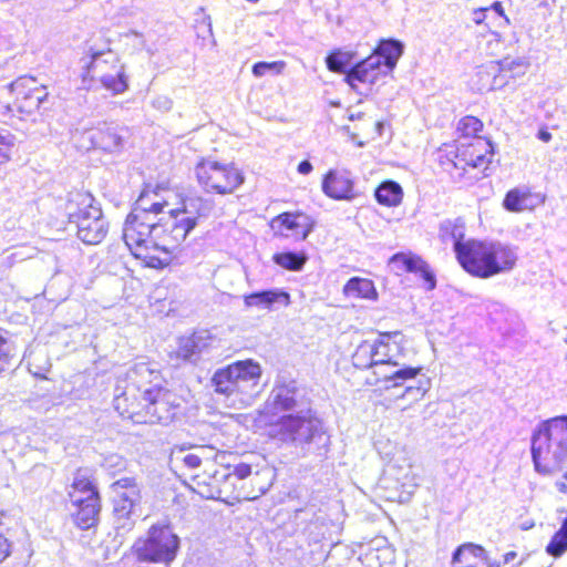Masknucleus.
Listing matches in <instances>:
<instances>
[{"mask_svg":"<svg viewBox=\"0 0 567 567\" xmlns=\"http://www.w3.org/2000/svg\"><path fill=\"white\" fill-rule=\"evenodd\" d=\"M114 409L122 415L134 417L141 414L144 404V390L120 379L114 390Z\"/></svg>","mask_w":567,"mask_h":567,"instance_id":"nucleus-13","label":"nucleus"},{"mask_svg":"<svg viewBox=\"0 0 567 567\" xmlns=\"http://www.w3.org/2000/svg\"><path fill=\"white\" fill-rule=\"evenodd\" d=\"M71 503L76 507L72 515L79 528L89 529L97 523L101 511L100 497L76 498Z\"/></svg>","mask_w":567,"mask_h":567,"instance_id":"nucleus-26","label":"nucleus"},{"mask_svg":"<svg viewBox=\"0 0 567 567\" xmlns=\"http://www.w3.org/2000/svg\"><path fill=\"white\" fill-rule=\"evenodd\" d=\"M135 385L141 391L145 388H163L162 374L157 364L151 362H135L126 372L123 379Z\"/></svg>","mask_w":567,"mask_h":567,"instance_id":"nucleus-22","label":"nucleus"},{"mask_svg":"<svg viewBox=\"0 0 567 567\" xmlns=\"http://www.w3.org/2000/svg\"><path fill=\"white\" fill-rule=\"evenodd\" d=\"M179 538L168 526H152L145 539L134 544V550L140 561L163 564L169 566L176 558Z\"/></svg>","mask_w":567,"mask_h":567,"instance_id":"nucleus-6","label":"nucleus"},{"mask_svg":"<svg viewBox=\"0 0 567 567\" xmlns=\"http://www.w3.org/2000/svg\"><path fill=\"white\" fill-rule=\"evenodd\" d=\"M532 460L536 473L553 476L567 464V415L537 425L532 435Z\"/></svg>","mask_w":567,"mask_h":567,"instance_id":"nucleus-2","label":"nucleus"},{"mask_svg":"<svg viewBox=\"0 0 567 567\" xmlns=\"http://www.w3.org/2000/svg\"><path fill=\"white\" fill-rule=\"evenodd\" d=\"M301 405V391L295 381L278 382L267 400V408L274 413L300 410Z\"/></svg>","mask_w":567,"mask_h":567,"instance_id":"nucleus-15","label":"nucleus"},{"mask_svg":"<svg viewBox=\"0 0 567 567\" xmlns=\"http://www.w3.org/2000/svg\"><path fill=\"white\" fill-rule=\"evenodd\" d=\"M381 58L379 55H369L367 59L355 63L347 72L344 81L353 89H357L355 82L373 85L380 76L385 75L381 68Z\"/></svg>","mask_w":567,"mask_h":567,"instance_id":"nucleus-19","label":"nucleus"},{"mask_svg":"<svg viewBox=\"0 0 567 567\" xmlns=\"http://www.w3.org/2000/svg\"><path fill=\"white\" fill-rule=\"evenodd\" d=\"M567 551V535L559 529L553 535L551 539L546 546V553L554 557L559 558Z\"/></svg>","mask_w":567,"mask_h":567,"instance_id":"nucleus-43","label":"nucleus"},{"mask_svg":"<svg viewBox=\"0 0 567 567\" xmlns=\"http://www.w3.org/2000/svg\"><path fill=\"white\" fill-rule=\"evenodd\" d=\"M529 68V61L526 58H505L498 61V82L504 80V85L508 84V79L523 76Z\"/></svg>","mask_w":567,"mask_h":567,"instance_id":"nucleus-32","label":"nucleus"},{"mask_svg":"<svg viewBox=\"0 0 567 567\" xmlns=\"http://www.w3.org/2000/svg\"><path fill=\"white\" fill-rule=\"evenodd\" d=\"M153 197L154 198H151V194L148 192H143L137 198L131 213H137L140 215L144 214V216L147 217H156L163 212L164 207L167 206V202L158 200V195L156 193H153Z\"/></svg>","mask_w":567,"mask_h":567,"instance_id":"nucleus-35","label":"nucleus"},{"mask_svg":"<svg viewBox=\"0 0 567 567\" xmlns=\"http://www.w3.org/2000/svg\"><path fill=\"white\" fill-rule=\"evenodd\" d=\"M361 117H362V113H357V114H350L349 115V120H351V121L359 120Z\"/></svg>","mask_w":567,"mask_h":567,"instance_id":"nucleus-63","label":"nucleus"},{"mask_svg":"<svg viewBox=\"0 0 567 567\" xmlns=\"http://www.w3.org/2000/svg\"><path fill=\"white\" fill-rule=\"evenodd\" d=\"M152 105L162 112H167L173 106V101L167 95H158L153 99Z\"/></svg>","mask_w":567,"mask_h":567,"instance_id":"nucleus-49","label":"nucleus"},{"mask_svg":"<svg viewBox=\"0 0 567 567\" xmlns=\"http://www.w3.org/2000/svg\"><path fill=\"white\" fill-rule=\"evenodd\" d=\"M297 169H298V173H300L302 175H307L312 171V164L309 161L305 159L299 163Z\"/></svg>","mask_w":567,"mask_h":567,"instance_id":"nucleus-56","label":"nucleus"},{"mask_svg":"<svg viewBox=\"0 0 567 567\" xmlns=\"http://www.w3.org/2000/svg\"><path fill=\"white\" fill-rule=\"evenodd\" d=\"M421 372V368L405 367L400 363L399 368L386 373L389 384L385 389L402 386L408 380L415 379Z\"/></svg>","mask_w":567,"mask_h":567,"instance_id":"nucleus-41","label":"nucleus"},{"mask_svg":"<svg viewBox=\"0 0 567 567\" xmlns=\"http://www.w3.org/2000/svg\"><path fill=\"white\" fill-rule=\"evenodd\" d=\"M261 374L262 369L258 362L251 359L240 360L218 369L212 378V383L217 393L226 396L239 395V400L246 402L258 392Z\"/></svg>","mask_w":567,"mask_h":567,"instance_id":"nucleus-3","label":"nucleus"},{"mask_svg":"<svg viewBox=\"0 0 567 567\" xmlns=\"http://www.w3.org/2000/svg\"><path fill=\"white\" fill-rule=\"evenodd\" d=\"M451 567H493V563L482 546L465 543L454 550Z\"/></svg>","mask_w":567,"mask_h":567,"instance_id":"nucleus-25","label":"nucleus"},{"mask_svg":"<svg viewBox=\"0 0 567 567\" xmlns=\"http://www.w3.org/2000/svg\"><path fill=\"white\" fill-rule=\"evenodd\" d=\"M555 487L559 493L567 495V471L555 482Z\"/></svg>","mask_w":567,"mask_h":567,"instance_id":"nucleus-55","label":"nucleus"},{"mask_svg":"<svg viewBox=\"0 0 567 567\" xmlns=\"http://www.w3.org/2000/svg\"><path fill=\"white\" fill-rule=\"evenodd\" d=\"M354 53L336 50L326 58L327 68L332 72L344 73L349 71L348 68L352 63Z\"/></svg>","mask_w":567,"mask_h":567,"instance_id":"nucleus-40","label":"nucleus"},{"mask_svg":"<svg viewBox=\"0 0 567 567\" xmlns=\"http://www.w3.org/2000/svg\"><path fill=\"white\" fill-rule=\"evenodd\" d=\"M251 474V466L247 463H239L233 467V471L228 474L235 476L238 480H245Z\"/></svg>","mask_w":567,"mask_h":567,"instance_id":"nucleus-48","label":"nucleus"},{"mask_svg":"<svg viewBox=\"0 0 567 567\" xmlns=\"http://www.w3.org/2000/svg\"><path fill=\"white\" fill-rule=\"evenodd\" d=\"M272 260L287 270L300 271L307 261V256L303 252L284 251L275 254Z\"/></svg>","mask_w":567,"mask_h":567,"instance_id":"nucleus-39","label":"nucleus"},{"mask_svg":"<svg viewBox=\"0 0 567 567\" xmlns=\"http://www.w3.org/2000/svg\"><path fill=\"white\" fill-rule=\"evenodd\" d=\"M81 140L79 142L81 148L99 147L109 153L120 152L124 145V138L118 128L109 124H103L95 130L84 131L81 133Z\"/></svg>","mask_w":567,"mask_h":567,"instance_id":"nucleus-12","label":"nucleus"},{"mask_svg":"<svg viewBox=\"0 0 567 567\" xmlns=\"http://www.w3.org/2000/svg\"><path fill=\"white\" fill-rule=\"evenodd\" d=\"M497 12H498V17L504 18V20H505V22H506V23H508V22H509V21H508V18L504 14V10H503V8H502V6H501V3H499V2H498V9H497Z\"/></svg>","mask_w":567,"mask_h":567,"instance_id":"nucleus-61","label":"nucleus"},{"mask_svg":"<svg viewBox=\"0 0 567 567\" xmlns=\"http://www.w3.org/2000/svg\"><path fill=\"white\" fill-rule=\"evenodd\" d=\"M462 268L476 277L487 278L496 274V246L477 239H466L458 245L455 255Z\"/></svg>","mask_w":567,"mask_h":567,"instance_id":"nucleus-9","label":"nucleus"},{"mask_svg":"<svg viewBox=\"0 0 567 567\" xmlns=\"http://www.w3.org/2000/svg\"><path fill=\"white\" fill-rule=\"evenodd\" d=\"M427 284V290H433L436 286L435 275L430 269L429 265L420 257V262L416 265V272Z\"/></svg>","mask_w":567,"mask_h":567,"instance_id":"nucleus-47","label":"nucleus"},{"mask_svg":"<svg viewBox=\"0 0 567 567\" xmlns=\"http://www.w3.org/2000/svg\"><path fill=\"white\" fill-rule=\"evenodd\" d=\"M126 39H131L133 48L137 51H146L150 56L157 52V48L153 43H146L144 34L135 30H131L124 34Z\"/></svg>","mask_w":567,"mask_h":567,"instance_id":"nucleus-46","label":"nucleus"},{"mask_svg":"<svg viewBox=\"0 0 567 567\" xmlns=\"http://www.w3.org/2000/svg\"><path fill=\"white\" fill-rule=\"evenodd\" d=\"M374 195L379 204L391 207L401 203L403 190L396 182L386 181L375 189Z\"/></svg>","mask_w":567,"mask_h":567,"instance_id":"nucleus-36","label":"nucleus"},{"mask_svg":"<svg viewBox=\"0 0 567 567\" xmlns=\"http://www.w3.org/2000/svg\"><path fill=\"white\" fill-rule=\"evenodd\" d=\"M183 462L188 468H197L202 464V457L197 454H187L184 456Z\"/></svg>","mask_w":567,"mask_h":567,"instance_id":"nucleus-52","label":"nucleus"},{"mask_svg":"<svg viewBox=\"0 0 567 567\" xmlns=\"http://www.w3.org/2000/svg\"><path fill=\"white\" fill-rule=\"evenodd\" d=\"M538 137L543 142L547 143V142H549L551 140V134L549 132H547V131H539Z\"/></svg>","mask_w":567,"mask_h":567,"instance_id":"nucleus-60","label":"nucleus"},{"mask_svg":"<svg viewBox=\"0 0 567 567\" xmlns=\"http://www.w3.org/2000/svg\"><path fill=\"white\" fill-rule=\"evenodd\" d=\"M89 61L84 62L86 75L97 79L101 84L113 94L127 90V76L124 64L118 55L106 44L104 47L90 45L86 49Z\"/></svg>","mask_w":567,"mask_h":567,"instance_id":"nucleus-4","label":"nucleus"},{"mask_svg":"<svg viewBox=\"0 0 567 567\" xmlns=\"http://www.w3.org/2000/svg\"><path fill=\"white\" fill-rule=\"evenodd\" d=\"M210 344V334L208 331H197L189 337H182L178 341L176 354L184 361L195 362L200 353Z\"/></svg>","mask_w":567,"mask_h":567,"instance_id":"nucleus-28","label":"nucleus"},{"mask_svg":"<svg viewBox=\"0 0 567 567\" xmlns=\"http://www.w3.org/2000/svg\"><path fill=\"white\" fill-rule=\"evenodd\" d=\"M176 395L164 388H145L143 411L144 422L168 424L178 408Z\"/></svg>","mask_w":567,"mask_h":567,"instance_id":"nucleus-10","label":"nucleus"},{"mask_svg":"<svg viewBox=\"0 0 567 567\" xmlns=\"http://www.w3.org/2000/svg\"><path fill=\"white\" fill-rule=\"evenodd\" d=\"M198 184L207 193L220 195L234 193L243 183L244 176L234 164L214 159H202L195 167Z\"/></svg>","mask_w":567,"mask_h":567,"instance_id":"nucleus-8","label":"nucleus"},{"mask_svg":"<svg viewBox=\"0 0 567 567\" xmlns=\"http://www.w3.org/2000/svg\"><path fill=\"white\" fill-rule=\"evenodd\" d=\"M269 436L284 444L293 446L302 455H323L329 445V436L310 409H300L279 417L269 427Z\"/></svg>","mask_w":567,"mask_h":567,"instance_id":"nucleus-1","label":"nucleus"},{"mask_svg":"<svg viewBox=\"0 0 567 567\" xmlns=\"http://www.w3.org/2000/svg\"><path fill=\"white\" fill-rule=\"evenodd\" d=\"M266 492H267V488H260V489H259V494L254 495V496H251L250 498H251V499H255V498L259 497V495L265 494Z\"/></svg>","mask_w":567,"mask_h":567,"instance_id":"nucleus-64","label":"nucleus"},{"mask_svg":"<svg viewBox=\"0 0 567 567\" xmlns=\"http://www.w3.org/2000/svg\"><path fill=\"white\" fill-rule=\"evenodd\" d=\"M516 558H517V553L516 551H508L503 557V564L504 565L512 564V563H514V560Z\"/></svg>","mask_w":567,"mask_h":567,"instance_id":"nucleus-58","label":"nucleus"},{"mask_svg":"<svg viewBox=\"0 0 567 567\" xmlns=\"http://www.w3.org/2000/svg\"><path fill=\"white\" fill-rule=\"evenodd\" d=\"M374 351V342L363 341L360 343L352 355L354 367L359 369H373L374 365L378 367Z\"/></svg>","mask_w":567,"mask_h":567,"instance_id":"nucleus-37","label":"nucleus"},{"mask_svg":"<svg viewBox=\"0 0 567 567\" xmlns=\"http://www.w3.org/2000/svg\"><path fill=\"white\" fill-rule=\"evenodd\" d=\"M322 192L336 200H352L358 194L350 172L330 169L322 179Z\"/></svg>","mask_w":567,"mask_h":567,"instance_id":"nucleus-14","label":"nucleus"},{"mask_svg":"<svg viewBox=\"0 0 567 567\" xmlns=\"http://www.w3.org/2000/svg\"><path fill=\"white\" fill-rule=\"evenodd\" d=\"M244 303L247 308H257L259 310H276L278 307L290 305V295L281 289H266L256 291L244 297Z\"/></svg>","mask_w":567,"mask_h":567,"instance_id":"nucleus-23","label":"nucleus"},{"mask_svg":"<svg viewBox=\"0 0 567 567\" xmlns=\"http://www.w3.org/2000/svg\"><path fill=\"white\" fill-rule=\"evenodd\" d=\"M343 292L348 297L375 300L378 292L372 280L360 277H352L343 287Z\"/></svg>","mask_w":567,"mask_h":567,"instance_id":"nucleus-34","label":"nucleus"},{"mask_svg":"<svg viewBox=\"0 0 567 567\" xmlns=\"http://www.w3.org/2000/svg\"><path fill=\"white\" fill-rule=\"evenodd\" d=\"M440 238L444 241H452L455 255L458 245H465V221L463 218L446 219L440 224Z\"/></svg>","mask_w":567,"mask_h":567,"instance_id":"nucleus-30","label":"nucleus"},{"mask_svg":"<svg viewBox=\"0 0 567 567\" xmlns=\"http://www.w3.org/2000/svg\"><path fill=\"white\" fill-rule=\"evenodd\" d=\"M10 547L8 539L0 535V563L9 556Z\"/></svg>","mask_w":567,"mask_h":567,"instance_id":"nucleus-53","label":"nucleus"},{"mask_svg":"<svg viewBox=\"0 0 567 567\" xmlns=\"http://www.w3.org/2000/svg\"><path fill=\"white\" fill-rule=\"evenodd\" d=\"M86 218H83L78 225V237L87 245H97L109 231V223L103 216L101 208L87 210Z\"/></svg>","mask_w":567,"mask_h":567,"instance_id":"nucleus-17","label":"nucleus"},{"mask_svg":"<svg viewBox=\"0 0 567 567\" xmlns=\"http://www.w3.org/2000/svg\"><path fill=\"white\" fill-rule=\"evenodd\" d=\"M16 144V136L7 130L0 128V147L11 151Z\"/></svg>","mask_w":567,"mask_h":567,"instance_id":"nucleus-50","label":"nucleus"},{"mask_svg":"<svg viewBox=\"0 0 567 567\" xmlns=\"http://www.w3.org/2000/svg\"><path fill=\"white\" fill-rule=\"evenodd\" d=\"M162 224L164 226V230L162 231V244H159L158 248L166 252L178 247L186 239L187 235L195 228L193 219H183L179 216H173L172 214H169L166 221Z\"/></svg>","mask_w":567,"mask_h":567,"instance_id":"nucleus-18","label":"nucleus"},{"mask_svg":"<svg viewBox=\"0 0 567 567\" xmlns=\"http://www.w3.org/2000/svg\"><path fill=\"white\" fill-rule=\"evenodd\" d=\"M401 332H384L374 341V355L379 368L399 367L403 348L400 342Z\"/></svg>","mask_w":567,"mask_h":567,"instance_id":"nucleus-16","label":"nucleus"},{"mask_svg":"<svg viewBox=\"0 0 567 567\" xmlns=\"http://www.w3.org/2000/svg\"><path fill=\"white\" fill-rule=\"evenodd\" d=\"M10 152L11 151L4 150V147H0V164L10 159Z\"/></svg>","mask_w":567,"mask_h":567,"instance_id":"nucleus-59","label":"nucleus"},{"mask_svg":"<svg viewBox=\"0 0 567 567\" xmlns=\"http://www.w3.org/2000/svg\"><path fill=\"white\" fill-rule=\"evenodd\" d=\"M559 530L567 535V515H566V518L563 520Z\"/></svg>","mask_w":567,"mask_h":567,"instance_id":"nucleus-62","label":"nucleus"},{"mask_svg":"<svg viewBox=\"0 0 567 567\" xmlns=\"http://www.w3.org/2000/svg\"><path fill=\"white\" fill-rule=\"evenodd\" d=\"M9 87L16 95L13 105L21 113L31 114L39 110L48 97L45 86H39L33 78H19Z\"/></svg>","mask_w":567,"mask_h":567,"instance_id":"nucleus-11","label":"nucleus"},{"mask_svg":"<svg viewBox=\"0 0 567 567\" xmlns=\"http://www.w3.org/2000/svg\"><path fill=\"white\" fill-rule=\"evenodd\" d=\"M315 223L302 213H282L271 220V227L288 236L284 230L291 231L298 238L305 240L313 230Z\"/></svg>","mask_w":567,"mask_h":567,"instance_id":"nucleus-20","label":"nucleus"},{"mask_svg":"<svg viewBox=\"0 0 567 567\" xmlns=\"http://www.w3.org/2000/svg\"><path fill=\"white\" fill-rule=\"evenodd\" d=\"M546 196L542 193H533L526 186L515 187L507 192L503 200L506 210L520 213L533 210L545 203Z\"/></svg>","mask_w":567,"mask_h":567,"instance_id":"nucleus-21","label":"nucleus"},{"mask_svg":"<svg viewBox=\"0 0 567 567\" xmlns=\"http://www.w3.org/2000/svg\"><path fill=\"white\" fill-rule=\"evenodd\" d=\"M68 494L71 501L81 498L80 494H85V497H100L99 491L89 475V471L82 468L75 472Z\"/></svg>","mask_w":567,"mask_h":567,"instance_id":"nucleus-31","label":"nucleus"},{"mask_svg":"<svg viewBox=\"0 0 567 567\" xmlns=\"http://www.w3.org/2000/svg\"><path fill=\"white\" fill-rule=\"evenodd\" d=\"M143 34H144V40L146 41V43H153L157 48V51H158L159 47H161V38L155 33V31L148 30L147 32H145Z\"/></svg>","mask_w":567,"mask_h":567,"instance_id":"nucleus-54","label":"nucleus"},{"mask_svg":"<svg viewBox=\"0 0 567 567\" xmlns=\"http://www.w3.org/2000/svg\"><path fill=\"white\" fill-rule=\"evenodd\" d=\"M466 152L470 158L465 159L467 165L473 167H481L485 163H491L494 155V147L489 141L477 138L474 143L468 145Z\"/></svg>","mask_w":567,"mask_h":567,"instance_id":"nucleus-33","label":"nucleus"},{"mask_svg":"<svg viewBox=\"0 0 567 567\" xmlns=\"http://www.w3.org/2000/svg\"><path fill=\"white\" fill-rule=\"evenodd\" d=\"M482 122L474 116H465L457 124V132L464 136H475L482 130Z\"/></svg>","mask_w":567,"mask_h":567,"instance_id":"nucleus-45","label":"nucleus"},{"mask_svg":"<svg viewBox=\"0 0 567 567\" xmlns=\"http://www.w3.org/2000/svg\"><path fill=\"white\" fill-rule=\"evenodd\" d=\"M215 204L209 198L200 196H187L182 198L181 206L171 209L169 214L179 216L183 219L190 218L195 223V227L202 218H208L214 210Z\"/></svg>","mask_w":567,"mask_h":567,"instance_id":"nucleus-24","label":"nucleus"},{"mask_svg":"<svg viewBox=\"0 0 567 567\" xmlns=\"http://www.w3.org/2000/svg\"><path fill=\"white\" fill-rule=\"evenodd\" d=\"M162 219L147 217L144 214L130 213L123 227V240L130 251L137 258L146 257L150 247L158 248L164 226Z\"/></svg>","mask_w":567,"mask_h":567,"instance_id":"nucleus-5","label":"nucleus"},{"mask_svg":"<svg viewBox=\"0 0 567 567\" xmlns=\"http://www.w3.org/2000/svg\"><path fill=\"white\" fill-rule=\"evenodd\" d=\"M403 49L402 42L398 40H383L371 55L382 56L381 68L384 70V74H388L395 68Z\"/></svg>","mask_w":567,"mask_h":567,"instance_id":"nucleus-29","label":"nucleus"},{"mask_svg":"<svg viewBox=\"0 0 567 567\" xmlns=\"http://www.w3.org/2000/svg\"><path fill=\"white\" fill-rule=\"evenodd\" d=\"M517 248L512 246H498V272L509 271L516 265Z\"/></svg>","mask_w":567,"mask_h":567,"instance_id":"nucleus-42","label":"nucleus"},{"mask_svg":"<svg viewBox=\"0 0 567 567\" xmlns=\"http://www.w3.org/2000/svg\"><path fill=\"white\" fill-rule=\"evenodd\" d=\"M286 66L284 61H274V62H257L252 65V74L256 78H261L266 74H280Z\"/></svg>","mask_w":567,"mask_h":567,"instance_id":"nucleus-44","label":"nucleus"},{"mask_svg":"<svg viewBox=\"0 0 567 567\" xmlns=\"http://www.w3.org/2000/svg\"><path fill=\"white\" fill-rule=\"evenodd\" d=\"M399 367H391V368H379L374 365L373 368V374L378 378V381H383L385 384H389L390 381H388L386 373H391L392 370L398 369Z\"/></svg>","mask_w":567,"mask_h":567,"instance_id":"nucleus-51","label":"nucleus"},{"mask_svg":"<svg viewBox=\"0 0 567 567\" xmlns=\"http://www.w3.org/2000/svg\"><path fill=\"white\" fill-rule=\"evenodd\" d=\"M111 492L116 529L127 532L142 515L141 489L134 478L124 477L111 485Z\"/></svg>","mask_w":567,"mask_h":567,"instance_id":"nucleus-7","label":"nucleus"},{"mask_svg":"<svg viewBox=\"0 0 567 567\" xmlns=\"http://www.w3.org/2000/svg\"><path fill=\"white\" fill-rule=\"evenodd\" d=\"M486 9H477L473 12V21L477 24L482 23L485 19Z\"/></svg>","mask_w":567,"mask_h":567,"instance_id":"nucleus-57","label":"nucleus"},{"mask_svg":"<svg viewBox=\"0 0 567 567\" xmlns=\"http://www.w3.org/2000/svg\"><path fill=\"white\" fill-rule=\"evenodd\" d=\"M420 262V257L412 254L398 252L389 260V267L396 275L403 272H416V265Z\"/></svg>","mask_w":567,"mask_h":567,"instance_id":"nucleus-38","label":"nucleus"},{"mask_svg":"<svg viewBox=\"0 0 567 567\" xmlns=\"http://www.w3.org/2000/svg\"><path fill=\"white\" fill-rule=\"evenodd\" d=\"M100 208L94 197L86 192H72L69 194L65 203V215L70 224L78 225L83 218H86L87 210Z\"/></svg>","mask_w":567,"mask_h":567,"instance_id":"nucleus-27","label":"nucleus"}]
</instances>
